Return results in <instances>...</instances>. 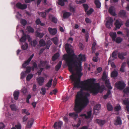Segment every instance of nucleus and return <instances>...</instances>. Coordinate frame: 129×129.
<instances>
[{"label": "nucleus", "instance_id": "nucleus-1", "mask_svg": "<svg viewBox=\"0 0 129 129\" xmlns=\"http://www.w3.org/2000/svg\"><path fill=\"white\" fill-rule=\"evenodd\" d=\"M82 75V73L79 75L78 77H76L71 79L74 82V87L81 88L80 91L78 92L76 96L75 100V110L78 112H80L82 110L86 107L89 103L88 97L90 95L88 93H86L83 96V90L90 91L93 95H95L99 92H102L103 90L102 88L99 86H95L94 82L95 79L94 78L89 79L84 81H80V77Z\"/></svg>", "mask_w": 129, "mask_h": 129}, {"label": "nucleus", "instance_id": "nucleus-2", "mask_svg": "<svg viewBox=\"0 0 129 129\" xmlns=\"http://www.w3.org/2000/svg\"><path fill=\"white\" fill-rule=\"evenodd\" d=\"M65 48L70 57L68 58L67 55H64L63 58L66 61L69 71L72 74V75L70 76V79H72L73 77L75 78L76 77L74 72V68L76 69L78 75L81 73L82 71V62L85 61L86 57L85 55L81 54L78 56V57H77V56L74 53H74V51L69 47V44L68 43L65 44Z\"/></svg>", "mask_w": 129, "mask_h": 129}, {"label": "nucleus", "instance_id": "nucleus-3", "mask_svg": "<svg viewBox=\"0 0 129 129\" xmlns=\"http://www.w3.org/2000/svg\"><path fill=\"white\" fill-rule=\"evenodd\" d=\"M124 82L122 81H118L115 84V86L118 89L120 90L123 89L125 86Z\"/></svg>", "mask_w": 129, "mask_h": 129}, {"label": "nucleus", "instance_id": "nucleus-4", "mask_svg": "<svg viewBox=\"0 0 129 129\" xmlns=\"http://www.w3.org/2000/svg\"><path fill=\"white\" fill-rule=\"evenodd\" d=\"M113 19L112 18H108L106 24V27L108 28H110L113 25Z\"/></svg>", "mask_w": 129, "mask_h": 129}, {"label": "nucleus", "instance_id": "nucleus-5", "mask_svg": "<svg viewBox=\"0 0 129 129\" xmlns=\"http://www.w3.org/2000/svg\"><path fill=\"white\" fill-rule=\"evenodd\" d=\"M124 104L126 106L125 107V109L127 111V113H129V98H127L123 101Z\"/></svg>", "mask_w": 129, "mask_h": 129}, {"label": "nucleus", "instance_id": "nucleus-6", "mask_svg": "<svg viewBox=\"0 0 129 129\" xmlns=\"http://www.w3.org/2000/svg\"><path fill=\"white\" fill-rule=\"evenodd\" d=\"M17 8L21 10H24L27 8V5L26 4H22L20 3H18L16 5Z\"/></svg>", "mask_w": 129, "mask_h": 129}, {"label": "nucleus", "instance_id": "nucleus-7", "mask_svg": "<svg viewBox=\"0 0 129 129\" xmlns=\"http://www.w3.org/2000/svg\"><path fill=\"white\" fill-rule=\"evenodd\" d=\"M48 30L50 34L52 35H55L57 32V29L55 28H52L51 27H49Z\"/></svg>", "mask_w": 129, "mask_h": 129}, {"label": "nucleus", "instance_id": "nucleus-8", "mask_svg": "<svg viewBox=\"0 0 129 129\" xmlns=\"http://www.w3.org/2000/svg\"><path fill=\"white\" fill-rule=\"evenodd\" d=\"M62 124V122L60 121L56 122L54 124V126L55 129H60L61 126Z\"/></svg>", "mask_w": 129, "mask_h": 129}, {"label": "nucleus", "instance_id": "nucleus-9", "mask_svg": "<svg viewBox=\"0 0 129 129\" xmlns=\"http://www.w3.org/2000/svg\"><path fill=\"white\" fill-rule=\"evenodd\" d=\"M114 10V7L111 6L109 8L108 10V12L111 15L113 16H116V14Z\"/></svg>", "mask_w": 129, "mask_h": 129}, {"label": "nucleus", "instance_id": "nucleus-10", "mask_svg": "<svg viewBox=\"0 0 129 129\" xmlns=\"http://www.w3.org/2000/svg\"><path fill=\"white\" fill-rule=\"evenodd\" d=\"M127 54V53L126 52H119L118 54V57L121 59H123L125 58L124 56H126Z\"/></svg>", "mask_w": 129, "mask_h": 129}, {"label": "nucleus", "instance_id": "nucleus-11", "mask_svg": "<svg viewBox=\"0 0 129 129\" xmlns=\"http://www.w3.org/2000/svg\"><path fill=\"white\" fill-rule=\"evenodd\" d=\"M122 121L120 117L117 116L116 119L115 120L114 124L116 125L122 124Z\"/></svg>", "mask_w": 129, "mask_h": 129}, {"label": "nucleus", "instance_id": "nucleus-12", "mask_svg": "<svg viewBox=\"0 0 129 129\" xmlns=\"http://www.w3.org/2000/svg\"><path fill=\"white\" fill-rule=\"evenodd\" d=\"M37 82L40 86H42L44 83V78L43 77H40L37 79Z\"/></svg>", "mask_w": 129, "mask_h": 129}, {"label": "nucleus", "instance_id": "nucleus-13", "mask_svg": "<svg viewBox=\"0 0 129 129\" xmlns=\"http://www.w3.org/2000/svg\"><path fill=\"white\" fill-rule=\"evenodd\" d=\"M119 15L120 17L122 18H126V12L123 10H121L119 13Z\"/></svg>", "mask_w": 129, "mask_h": 129}, {"label": "nucleus", "instance_id": "nucleus-14", "mask_svg": "<svg viewBox=\"0 0 129 129\" xmlns=\"http://www.w3.org/2000/svg\"><path fill=\"white\" fill-rule=\"evenodd\" d=\"M34 121V120L33 118H31L28 120L26 125L27 128H29L31 127L33 124Z\"/></svg>", "mask_w": 129, "mask_h": 129}, {"label": "nucleus", "instance_id": "nucleus-15", "mask_svg": "<svg viewBox=\"0 0 129 129\" xmlns=\"http://www.w3.org/2000/svg\"><path fill=\"white\" fill-rule=\"evenodd\" d=\"M87 115L86 114H81L80 116H84L86 119H89L90 118L91 115V111H89L87 112Z\"/></svg>", "mask_w": 129, "mask_h": 129}, {"label": "nucleus", "instance_id": "nucleus-16", "mask_svg": "<svg viewBox=\"0 0 129 129\" xmlns=\"http://www.w3.org/2000/svg\"><path fill=\"white\" fill-rule=\"evenodd\" d=\"M122 24L121 22H119L118 20H116L115 23V25L116 28V29H118L120 28V27Z\"/></svg>", "mask_w": 129, "mask_h": 129}, {"label": "nucleus", "instance_id": "nucleus-17", "mask_svg": "<svg viewBox=\"0 0 129 129\" xmlns=\"http://www.w3.org/2000/svg\"><path fill=\"white\" fill-rule=\"evenodd\" d=\"M96 122L100 126H103L105 123L106 121L105 120H101L98 119L96 120Z\"/></svg>", "mask_w": 129, "mask_h": 129}, {"label": "nucleus", "instance_id": "nucleus-18", "mask_svg": "<svg viewBox=\"0 0 129 129\" xmlns=\"http://www.w3.org/2000/svg\"><path fill=\"white\" fill-rule=\"evenodd\" d=\"M75 106H74V110L76 112V113L74 112H73L72 113H70L69 114V115L70 116L73 117L74 118H76L78 117V115L77 113H80L78 112L75 110Z\"/></svg>", "mask_w": 129, "mask_h": 129}, {"label": "nucleus", "instance_id": "nucleus-19", "mask_svg": "<svg viewBox=\"0 0 129 129\" xmlns=\"http://www.w3.org/2000/svg\"><path fill=\"white\" fill-rule=\"evenodd\" d=\"M26 35L23 32V35L20 39V41L21 42H24L26 40Z\"/></svg>", "mask_w": 129, "mask_h": 129}, {"label": "nucleus", "instance_id": "nucleus-20", "mask_svg": "<svg viewBox=\"0 0 129 129\" xmlns=\"http://www.w3.org/2000/svg\"><path fill=\"white\" fill-rule=\"evenodd\" d=\"M110 36L111 37L112 41H115L117 36L116 33L115 32H111L110 34Z\"/></svg>", "mask_w": 129, "mask_h": 129}, {"label": "nucleus", "instance_id": "nucleus-21", "mask_svg": "<svg viewBox=\"0 0 129 129\" xmlns=\"http://www.w3.org/2000/svg\"><path fill=\"white\" fill-rule=\"evenodd\" d=\"M35 33L36 36L40 38H42L44 35L43 33L39 32L37 30L36 31Z\"/></svg>", "mask_w": 129, "mask_h": 129}, {"label": "nucleus", "instance_id": "nucleus-22", "mask_svg": "<svg viewBox=\"0 0 129 129\" xmlns=\"http://www.w3.org/2000/svg\"><path fill=\"white\" fill-rule=\"evenodd\" d=\"M19 94V91H14L13 93L14 99L15 100H17L18 98Z\"/></svg>", "mask_w": 129, "mask_h": 129}, {"label": "nucleus", "instance_id": "nucleus-23", "mask_svg": "<svg viewBox=\"0 0 129 129\" xmlns=\"http://www.w3.org/2000/svg\"><path fill=\"white\" fill-rule=\"evenodd\" d=\"M67 2V0H59L58 2V4L61 6H63L65 5L64 2Z\"/></svg>", "mask_w": 129, "mask_h": 129}, {"label": "nucleus", "instance_id": "nucleus-24", "mask_svg": "<svg viewBox=\"0 0 129 129\" xmlns=\"http://www.w3.org/2000/svg\"><path fill=\"white\" fill-rule=\"evenodd\" d=\"M59 54L58 53H57L55 54L54 55L52 56V59L53 61H54L59 56Z\"/></svg>", "mask_w": 129, "mask_h": 129}, {"label": "nucleus", "instance_id": "nucleus-25", "mask_svg": "<svg viewBox=\"0 0 129 129\" xmlns=\"http://www.w3.org/2000/svg\"><path fill=\"white\" fill-rule=\"evenodd\" d=\"M94 3L95 4L96 8H99L101 6V4L99 0H95Z\"/></svg>", "mask_w": 129, "mask_h": 129}, {"label": "nucleus", "instance_id": "nucleus-26", "mask_svg": "<svg viewBox=\"0 0 129 129\" xmlns=\"http://www.w3.org/2000/svg\"><path fill=\"white\" fill-rule=\"evenodd\" d=\"M52 44L51 41L50 40H48L46 42V45L45 47L46 49H49L50 46Z\"/></svg>", "mask_w": 129, "mask_h": 129}, {"label": "nucleus", "instance_id": "nucleus-27", "mask_svg": "<svg viewBox=\"0 0 129 129\" xmlns=\"http://www.w3.org/2000/svg\"><path fill=\"white\" fill-rule=\"evenodd\" d=\"M105 84L106 86L108 88L111 89L112 88L110 85V83L109 81V80H106L105 81Z\"/></svg>", "mask_w": 129, "mask_h": 129}, {"label": "nucleus", "instance_id": "nucleus-28", "mask_svg": "<svg viewBox=\"0 0 129 129\" xmlns=\"http://www.w3.org/2000/svg\"><path fill=\"white\" fill-rule=\"evenodd\" d=\"M71 15L70 12H66L63 13V17L64 18H68Z\"/></svg>", "mask_w": 129, "mask_h": 129}, {"label": "nucleus", "instance_id": "nucleus-29", "mask_svg": "<svg viewBox=\"0 0 129 129\" xmlns=\"http://www.w3.org/2000/svg\"><path fill=\"white\" fill-rule=\"evenodd\" d=\"M34 54H33L28 58V59L26 61H24V63H25L27 65H28L30 61H31L32 58L34 56Z\"/></svg>", "mask_w": 129, "mask_h": 129}, {"label": "nucleus", "instance_id": "nucleus-30", "mask_svg": "<svg viewBox=\"0 0 129 129\" xmlns=\"http://www.w3.org/2000/svg\"><path fill=\"white\" fill-rule=\"evenodd\" d=\"M62 64V61H60L58 63L55 67V70L56 71H58L61 67Z\"/></svg>", "mask_w": 129, "mask_h": 129}, {"label": "nucleus", "instance_id": "nucleus-31", "mask_svg": "<svg viewBox=\"0 0 129 129\" xmlns=\"http://www.w3.org/2000/svg\"><path fill=\"white\" fill-rule=\"evenodd\" d=\"M107 107L108 110L109 111H111L113 110V108L111 104L108 103L107 105Z\"/></svg>", "mask_w": 129, "mask_h": 129}, {"label": "nucleus", "instance_id": "nucleus-32", "mask_svg": "<svg viewBox=\"0 0 129 129\" xmlns=\"http://www.w3.org/2000/svg\"><path fill=\"white\" fill-rule=\"evenodd\" d=\"M26 29L27 31L30 33H33L34 32V29L30 26H27Z\"/></svg>", "mask_w": 129, "mask_h": 129}, {"label": "nucleus", "instance_id": "nucleus-33", "mask_svg": "<svg viewBox=\"0 0 129 129\" xmlns=\"http://www.w3.org/2000/svg\"><path fill=\"white\" fill-rule=\"evenodd\" d=\"M31 62L32 63L33 66L31 68L32 69V71H34L35 69L37 68V65L36 63L35 62H34L33 60L31 61Z\"/></svg>", "mask_w": 129, "mask_h": 129}, {"label": "nucleus", "instance_id": "nucleus-34", "mask_svg": "<svg viewBox=\"0 0 129 129\" xmlns=\"http://www.w3.org/2000/svg\"><path fill=\"white\" fill-rule=\"evenodd\" d=\"M39 44L41 46H44L46 45L45 41L43 39H41L39 41Z\"/></svg>", "mask_w": 129, "mask_h": 129}, {"label": "nucleus", "instance_id": "nucleus-35", "mask_svg": "<svg viewBox=\"0 0 129 129\" xmlns=\"http://www.w3.org/2000/svg\"><path fill=\"white\" fill-rule=\"evenodd\" d=\"M52 81V79L49 80L48 82L46 84V87H47L48 88L50 87L51 86Z\"/></svg>", "mask_w": 129, "mask_h": 129}, {"label": "nucleus", "instance_id": "nucleus-36", "mask_svg": "<svg viewBox=\"0 0 129 129\" xmlns=\"http://www.w3.org/2000/svg\"><path fill=\"white\" fill-rule=\"evenodd\" d=\"M117 75V72L116 71H113L111 74V76L112 77H116Z\"/></svg>", "mask_w": 129, "mask_h": 129}, {"label": "nucleus", "instance_id": "nucleus-37", "mask_svg": "<svg viewBox=\"0 0 129 129\" xmlns=\"http://www.w3.org/2000/svg\"><path fill=\"white\" fill-rule=\"evenodd\" d=\"M126 63L123 62L122 64L120 69V71L123 72H124V68L125 66Z\"/></svg>", "mask_w": 129, "mask_h": 129}, {"label": "nucleus", "instance_id": "nucleus-38", "mask_svg": "<svg viewBox=\"0 0 129 129\" xmlns=\"http://www.w3.org/2000/svg\"><path fill=\"white\" fill-rule=\"evenodd\" d=\"M123 40V39L120 37H117L115 41L117 43H121Z\"/></svg>", "mask_w": 129, "mask_h": 129}, {"label": "nucleus", "instance_id": "nucleus-39", "mask_svg": "<svg viewBox=\"0 0 129 129\" xmlns=\"http://www.w3.org/2000/svg\"><path fill=\"white\" fill-rule=\"evenodd\" d=\"M28 47V44L26 43H25L24 45L21 46V49L24 50L27 49Z\"/></svg>", "mask_w": 129, "mask_h": 129}, {"label": "nucleus", "instance_id": "nucleus-40", "mask_svg": "<svg viewBox=\"0 0 129 129\" xmlns=\"http://www.w3.org/2000/svg\"><path fill=\"white\" fill-rule=\"evenodd\" d=\"M121 108V106L119 104H117V106H116L114 108L115 111H120Z\"/></svg>", "mask_w": 129, "mask_h": 129}, {"label": "nucleus", "instance_id": "nucleus-41", "mask_svg": "<svg viewBox=\"0 0 129 129\" xmlns=\"http://www.w3.org/2000/svg\"><path fill=\"white\" fill-rule=\"evenodd\" d=\"M93 11V9L92 8H91L89 10L85 12H86V14L89 16L91 15Z\"/></svg>", "mask_w": 129, "mask_h": 129}, {"label": "nucleus", "instance_id": "nucleus-42", "mask_svg": "<svg viewBox=\"0 0 129 129\" xmlns=\"http://www.w3.org/2000/svg\"><path fill=\"white\" fill-rule=\"evenodd\" d=\"M51 40L53 41L54 44L55 45L57 44L58 41V38L57 37H55L52 38L51 39Z\"/></svg>", "mask_w": 129, "mask_h": 129}, {"label": "nucleus", "instance_id": "nucleus-43", "mask_svg": "<svg viewBox=\"0 0 129 129\" xmlns=\"http://www.w3.org/2000/svg\"><path fill=\"white\" fill-rule=\"evenodd\" d=\"M37 44V42L36 40H33L30 43L31 45L33 46L34 47H35L36 45Z\"/></svg>", "mask_w": 129, "mask_h": 129}, {"label": "nucleus", "instance_id": "nucleus-44", "mask_svg": "<svg viewBox=\"0 0 129 129\" xmlns=\"http://www.w3.org/2000/svg\"><path fill=\"white\" fill-rule=\"evenodd\" d=\"M101 106L100 105L98 104L94 106V110H99L101 109Z\"/></svg>", "mask_w": 129, "mask_h": 129}, {"label": "nucleus", "instance_id": "nucleus-45", "mask_svg": "<svg viewBox=\"0 0 129 129\" xmlns=\"http://www.w3.org/2000/svg\"><path fill=\"white\" fill-rule=\"evenodd\" d=\"M114 59H116L117 58V54L116 53V51H114L112 53L111 56Z\"/></svg>", "mask_w": 129, "mask_h": 129}, {"label": "nucleus", "instance_id": "nucleus-46", "mask_svg": "<svg viewBox=\"0 0 129 129\" xmlns=\"http://www.w3.org/2000/svg\"><path fill=\"white\" fill-rule=\"evenodd\" d=\"M33 75L32 74H29L27 75L26 78V80L27 81H29L30 79L33 77Z\"/></svg>", "mask_w": 129, "mask_h": 129}, {"label": "nucleus", "instance_id": "nucleus-47", "mask_svg": "<svg viewBox=\"0 0 129 129\" xmlns=\"http://www.w3.org/2000/svg\"><path fill=\"white\" fill-rule=\"evenodd\" d=\"M86 2V0H76V2L77 4H81L85 3Z\"/></svg>", "mask_w": 129, "mask_h": 129}, {"label": "nucleus", "instance_id": "nucleus-48", "mask_svg": "<svg viewBox=\"0 0 129 129\" xmlns=\"http://www.w3.org/2000/svg\"><path fill=\"white\" fill-rule=\"evenodd\" d=\"M82 6L84 8L85 12H86L89 8L88 5L86 4H83Z\"/></svg>", "mask_w": 129, "mask_h": 129}, {"label": "nucleus", "instance_id": "nucleus-49", "mask_svg": "<svg viewBox=\"0 0 129 129\" xmlns=\"http://www.w3.org/2000/svg\"><path fill=\"white\" fill-rule=\"evenodd\" d=\"M47 63V62L46 61L41 60L40 61V63L42 67H44Z\"/></svg>", "mask_w": 129, "mask_h": 129}, {"label": "nucleus", "instance_id": "nucleus-50", "mask_svg": "<svg viewBox=\"0 0 129 129\" xmlns=\"http://www.w3.org/2000/svg\"><path fill=\"white\" fill-rule=\"evenodd\" d=\"M31 67H26V71H25V73H29L31 71Z\"/></svg>", "mask_w": 129, "mask_h": 129}, {"label": "nucleus", "instance_id": "nucleus-51", "mask_svg": "<svg viewBox=\"0 0 129 129\" xmlns=\"http://www.w3.org/2000/svg\"><path fill=\"white\" fill-rule=\"evenodd\" d=\"M125 94H127L129 93V87H126L123 90Z\"/></svg>", "mask_w": 129, "mask_h": 129}, {"label": "nucleus", "instance_id": "nucleus-52", "mask_svg": "<svg viewBox=\"0 0 129 129\" xmlns=\"http://www.w3.org/2000/svg\"><path fill=\"white\" fill-rule=\"evenodd\" d=\"M107 76L106 73L105 72H104L102 77L103 80V81H105V80H107Z\"/></svg>", "mask_w": 129, "mask_h": 129}, {"label": "nucleus", "instance_id": "nucleus-53", "mask_svg": "<svg viewBox=\"0 0 129 129\" xmlns=\"http://www.w3.org/2000/svg\"><path fill=\"white\" fill-rule=\"evenodd\" d=\"M69 9L70 12H72L73 13H74L75 12V8L73 7V6L69 8Z\"/></svg>", "mask_w": 129, "mask_h": 129}, {"label": "nucleus", "instance_id": "nucleus-54", "mask_svg": "<svg viewBox=\"0 0 129 129\" xmlns=\"http://www.w3.org/2000/svg\"><path fill=\"white\" fill-rule=\"evenodd\" d=\"M51 21L55 23H56L57 22V19L54 17H52L51 19Z\"/></svg>", "mask_w": 129, "mask_h": 129}, {"label": "nucleus", "instance_id": "nucleus-55", "mask_svg": "<svg viewBox=\"0 0 129 129\" xmlns=\"http://www.w3.org/2000/svg\"><path fill=\"white\" fill-rule=\"evenodd\" d=\"M10 107L11 110L13 111L15 110L16 109L15 105L14 104L10 105Z\"/></svg>", "mask_w": 129, "mask_h": 129}, {"label": "nucleus", "instance_id": "nucleus-56", "mask_svg": "<svg viewBox=\"0 0 129 129\" xmlns=\"http://www.w3.org/2000/svg\"><path fill=\"white\" fill-rule=\"evenodd\" d=\"M21 23L23 26H25L26 24L27 21L25 19H22L21 21Z\"/></svg>", "mask_w": 129, "mask_h": 129}, {"label": "nucleus", "instance_id": "nucleus-57", "mask_svg": "<svg viewBox=\"0 0 129 129\" xmlns=\"http://www.w3.org/2000/svg\"><path fill=\"white\" fill-rule=\"evenodd\" d=\"M85 21L87 23H90L91 22V20L87 17L85 18Z\"/></svg>", "mask_w": 129, "mask_h": 129}, {"label": "nucleus", "instance_id": "nucleus-58", "mask_svg": "<svg viewBox=\"0 0 129 129\" xmlns=\"http://www.w3.org/2000/svg\"><path fill=\"white\" fill-rule=\"evenodd\" d=\"M27 88L25 87H23L22 89V92L24 94H25L27 92Z\"/></svg>", "mask_w": 129, "mask_h": 129}, {"label": "nucleus", "instance_id": "nucleus-59", "mask_svg": "<svg viewBox=\"0 0 129 129\" xmlns=\"http://www.w3.org/2000/svg\"><path fill=\"white\" fill-rule=\"evenodd\" d=\"M42 92L41 93L43 95L45 94L46 93V89L45 88H42L41 89Z\"/></svg>", "mask_w": 129, "mask_h": 129}, {"label": "nucleus", "instance_id": "nucleus-60", "mask_svg": "<svg viewBox=\"0 0 129 129\" xmlns=\"http://www.w3.org/2000/svg\"><path fill=\"white\" fill-rule=\"evenodd\" d=\"M57 79L55 78L53 80V85L54 87H55L56 85L57 82Z\"/></svg>", "mask_w": 129, "mask_h": 129}, {"label": "nucleus", "instance_id": "nucleus-61", "mask_svg": "<svg viewBox=\"0 0 129 129\" xmlns=\"http://www.w3.org/2000/svg\"><path fill=\"white\" fill-rule=\"evenodd\" d=\"M40 13V14H41L42 17L43 18H44L46 17V13L45 12H42L41 13Z\"/></svg>", "mask_w": 129, "mask_h": 129}, {"label": "nucleus", "instance_id": "nucleus-62", "mask_svg": "<svg viewBox=\"0 0 129 129\" xmlns=\"http://www.w3.org/2000/svg\"><path fill=\"white\" fill-rule=\"evenodd\" d=\"M28 119V117L26 115H25L23 118L22 120L23 122L26 121Z\"/></svg>", "mask_w": 129, "mask_h": 129}, {"label": "nucleus", "instance_id": "nucleus-63", "mask_svg": "<svg viewBox=\"0 0 129 129\" xmlns=\"http://www.w3.org/2000/svg\"><path fill=\"white\" fill-rule=\"evenodd\" d=\"M36 23L37 25L41 23V21L38 18L36 21Z\"/></svg>", "mask_w": 129, "mask_h": 129}, {"label": "nucleus", "instance_id": "nucleus-64", "mask_svg": "<svg viewBox=\"0 0 129 129\" xmlns=\"http://www.w3.org/2000/svg\"><path fill=\"white\" fill-rule=\"evenodd\" d=\"M15 127L17 129H21V125L20 124L16 125H15Z\"/></svg>", "mask_w": 129, "mask_h": 129}]
</instances>
